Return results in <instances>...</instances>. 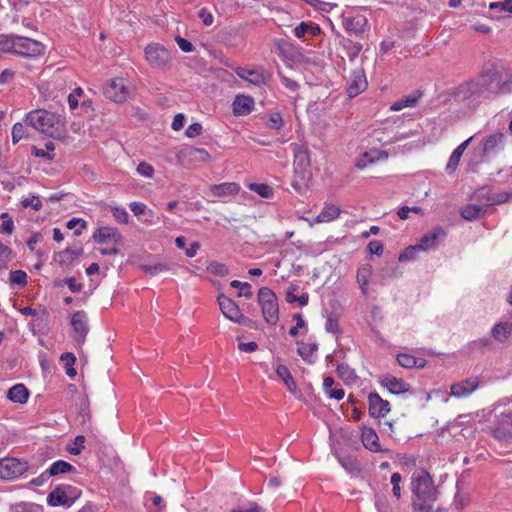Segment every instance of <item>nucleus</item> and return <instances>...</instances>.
<instances>
[{
	"label": "nucleus",
	"mask_w": 512,
	"mask_h": 512,
	"mask_svg": "<svg viewBox=\"0 0 512 512\" xmlns=\"http://www.w3.org/2000/svg\"><path fill=\"white\" fill-rule=\"evenodd\" d=\"M241 187L235 182H224L221 184H214L210 187L211 193L215 197L226 198L235 196L239 193Z\"/></svg>",
	"instance_id": "393cba45"
},
{
	"label": "nucleus",
	"mask_w": 512,
	"mask_h": 512,
	"mask_svg": "<svg viewBox=\"0 0 512 512\" xmlns=\"http://www.w3.org/2000/svg\"><path fill=\"white\" fill-rule=\"evenodd\" d=\"M29 463L24 459L4 458L0 460V478L11 480L18 478L29 470Z\"/></svg>",
	"instance_id": "9d476101"
},
{
	"label": "nucleus",
	"mask_w": 512,
	"mask_h": 512,
	"mask_svg": "<svg viewBox=\"0 0 512 512\" xmlns=\"http://www.w3.org/2000/svg\"><path fill=\"white\" fill-rule=\"evenodd\" d=\"M230 285L233 288H239L240 292H239L238 296H244L246 298L252 297L251 285L249 283L241 282L238 280H233V281H231Z\"/></svg>",
	"instance_id": "864d4df0"
},
{
	"label": "nucleus",
	"mask_w": 512,
	"mask_h": 512,
	"mask_svg": "<svg viewBox=\"0 0 512 512\" xmlns=\"http://www.w3.org/2000/svg\"><path fill=\"white\" fill-rule=\"evenodd\" d=\"M380 384L395 395L404 394L410 390V385L407 382L390 374L382 376Z\"/></svg>",
	"instance_id": "6ab92c4d"
},
{
	"label": "nucleus",
	"mask_w": 512,
	"mask_h": 512,
	"mask_svg": "<svg viewBox=\"0 0 512 512\" xmlns=\"http://www.w3.org/2000/svg\"><path fill=\"white\" fill-rule=\"evenodd\" d=\"M137 172L143 177L152 178L154 175V168L147 162H141L137 166Z\"/></svg>",
	"instance_id": "0e129e2a"
},
{
	"label": "nucleus",
	"mask_w": 512,
	"mask_h": 512,
	"mask_svg": "<svg viewBox=\"0 0 512 512\" xmlns=\"http://www.w3.org/2000/svg\"><path fill=\"white\" fill-rule=\"evenodd\" d=\"M80 255V252L73 251L71 249H65L64 251L59 253V262L67 263L74 260L76 257Z\"/></svg>",
	"instance_id": "774afa93"
},
{
	"label": "nucleus",
	"mask_w": 512,
	"mask_h": 512,
	"mask_svg": "<svg viewBox=\"0 0 512 512\" xmlns=\"http://www.w3.org/2000/svg\"><path fill=\"white\" fill-rule=\"evenodd\" d=\"M284 121L280 113H271L268 118L267 126L270 129L279 130L283 127Z\"/></svg>",
	"instance_id": "6e6d98bb"
},
{
	"label": "nucleus",
	"mask_w": 512,
	"mask_h": 512,
	"mask_svg": "<svg viewBox=\"0 0 512 512\" xmlns=\"http://www.w3.org/2000/svg\"><path fill=\"white\" fill-rule=\"evenodd\" d=\"M490 10H501L512 13V0H504L501 2H492L489 5Z\"/></svg>",
	"instance_id": "052dcab7"
},
{
	"label": "nucleus",
	"mask_w": 512,
	"mask_h": 512,
	"mask_svg": "<svg viewBox=\"0 0 512 512\" xmlns=\"http://www.w3.org/2000/svg\"><path fill=\"white\" fill-rule=\"evenodd\" d=\"M44 46L41 42L33 40L28 37L16 35L15 41V54L26 57H34L42 54Z\"/></svg>",
	"instance_id": "ddd939ff"
},
{
	"label": "nucleus",
	"mask_w": 512,
	"mask_h": 512,
	"mask_svg": "<svg viewBox=\"0 0 512 512\" xmlns=\"http://www.w3.org/2000/svg\"><path fill=\"white\" fill-rule=\"evenodd\" d=\"M85 437L83 435L76 436L73 446L68 447V451L72 455H79L84 449Z\"/></svg>",
	"instance_id": "4d7b16f0"
},
{
	"label": "nucleus",
	"mask_w": 512,
	"mask_h": 512,
	"mask_svg": "<svg viewBox=\"0 0 512 512\" xmlns=\"http://www.w3.org/2000/svg\"><path fill=\"white\" fill-rule=\"evenodd\" d=\"M421 97V93L408 95L396 102H394L390 109L392 111H400L406 107H413L417 103L418 99Z\"/></svg>",
	"instance_id": "c9c22d12"
},
{
	"label": "nucleus",
	"mask_w": 512,
	"mask_h": 512,
	"mask_svg": "<svg viewBox=\"0 0 512 512\" xmlns=\"http://www.w3.org/2000/svg\"><path fill=\"white\" fill-rule=\"evenodd\" d=\"M486 212L487 211L484 210L483 206H480L479 204L476 203H472L464 206L460 211V215L463 219L467 221H475L485 216Z\"/></svg>",
	"instance_id": "cd10ccee"
},
{
	"label": "nucleus",
	"mask_w": 512,
	"mask_h": 512,
	"mask_svg": "<svg viewBox=\"0 0 512 512\" xmlns=\"http://www.w3.org/2000/svg\"><path fill=\"white\" fill-rule=\"evenodd\" d=\"M141 269L150 276H155L159 273L165 272L169 269L168 265L164 263H158L155 265H142Z\"/></svg>",
	"instance_id": "603ef678"
},
{
	"label": "nucleus",
	"mask_w": 512,
	"mask_h": 512,
	"mask_svg": "<svg viewBox=\"0 0 512 512\" xmlns=\"http://www.w3.org/2000/svg\"><path fill=\"white\" fill-rule=\"evenodd\" d=\"M186 154L192 159H198L201 161H208L211 157L205 149L194 147H189L186 149Z\"/></svg>",
	"instance_id": "09e8293b"
},
{
	"label": "nucleus",
	"mask_w": 512,
	"mask_h": 512,
	"mask_svg": "<svg viewBox=\"0 0 512 512\" xmlns=\"http://www.w3.org/2000/svg\"><path fill=\"white\" fill-rule=\"evenodd\" d=\"M254 106L251 96L237 95L232 103V110L235 116H246L253 111Z\"/></svg>",
	"instance_id": "4be33fe9"
},
{
	"label": "nucleus",
	"mask_w": 512,
	"mask_h": 512,
	"mask_svg": "<svg viewBox=\"0 0 512 512\" xmlns=\"http://www.w3.org/2000/svg\"><path fill=\"white\" fill-rule=\"evenodd\" d=\"M258 303L265 321L270 325H276L279 321V306L275 293L268 287L260 288Z\"/></svg>",
	"instance_id": "0eeeda50"
},
{
	"label": "nucleus",
	"mask_w": 512,
	"mask_h": 512,
	"mask_svg": "<svg viewBox=\"0 0 512 512\" xmlns=\"http://www.w3.org/2000/svg\"><path fill=\"white\" fill-rule=\"evenodd\" d=\"M363 446L371 452H381L379 437L373 428L363 427L361 432Z\"/></svg>",
	"instance_id": "b1692460"
},
{
	"label": "nucleus",
	"mask_w": 512,
	"mask_h": 512,
	"mask_svg": "<svg viewBox=\"0 0 512 512\" xmlns=\"http://www.w3.org/2000/svg\"><path fill=\"white\" fill-rule=\"evenodd\" d=\"M504 135L502 133H495L488 136L483 143L484 154H490L498 149L503 148Z\"/></svg>",
	"instance_id": "7c9ffc66"
},
{
	"label": "nucleus",
	"mask_w": 512,
	"mask_h": 512,
	"mask_svg": "<svg viewBox=\"0 0 512 512\" xmlns=\"http://www.w3.org/2000/svg\"><path fill=\"white\" fill-rule=\"evenodd\" d=\"M25 121L35 130L51 137L58 133L59 127L62 125L60 115L44 109L29 112Z\"/></svg>",
	"instance_id": "7ed1b4c3"
},
{
	"label": "nucleus",
	"mask_w": 512,
	"mask_h": 512,
	"mask_svg": "<svg viewBox=\"0 0 512 512\" xmlns=\"http://www.w3.org/2000/svg\"><path fill=\"white\" fill-rule=\"evenodd\" d=\"M310 31L312 34H317L320 29L318 26H312V25H309L308 23L306 22H301L299 25H297L294 30H293V33H294V36L298 39H301L305 36V34Z\"/></svg>",
	"instance_id": "a19ab883"
},
{
	"label": "nucleus",
	"mask_w": 512,
	"mask_h": 512,
	"mask_svg": "<svg viewBox=\"0 0 512 512\" xmlns=\"http://www.w3.org/2000/svg\"><path fill=\"white\" fill-rule=\"evenodd\" d=\"M29 397L28 389L24 384H15L7 392V398L15 403L24 404Z\"/></svg>",
	"instance_id": "c756f323"
},
{
	"label": "nucleus",
	"mask_w": 512,
	"mask_h": 512,
	"mask_svg": "<svg viewBox=\"0 0 512 512\" xmlns=\"http://www.w3.org/2000/svg\"><path fill=\"white\" fill-rule=\"evenodd\" d=\"M472 139L473 137H469L467 140L462 142L457 148L454 149L446 166V170L449 173H453L457 169L460 159L464 151L466 150L468 144L472 141Z\"/></svg>",
	"instance_id": "c85d7f7f"
},
{
	"label": "nucleus",
	"mask_w": 512,
	"mask_h": 512,
	"mask_svg": "<svg viewBox=\"0 0 512 512\" xmlns=\"http://www.w3.org/2000/svg\"><path fill=\"white\" fill-rule=\"evenodd\" d=\"M445 237L446 232L443 228L438 226L422 236L417 246L421 251L433 250L438 246L440 241L445 239Z\"/></svg>",
	"instance_id": "f3484780"
},
{
	"label": "nucleus",
	"mask_w": 512,
	"mask_h": 512,
	"mask_svg": "<svg viewBox=\"0 0 512 512\" xmlns=\"http://www.w3.org/2000/svg\"><path fill=\"white\" fill-rule=\"evenodd\" d=\"M344 26L348 32L358 35L365 31L367 26V19L363 15L346 17L344 19Z\"/></svg>",
	"instance_id": "a878e982"
},
{
	"label": "nucleus",
	"mask_w": 512,
	"mask_h": 512,
	"mask_svg": "<svg viewBox=\"0 0 512 512\" xmlns=\"http://www.w3.org/2000/svg\"><path fill=\"white\" fill-rule=\"evenodd\" d=\"M104 94L114 102L123 103L133 94V87L126 79L117 77L107 83Z\"/></svg>",
	"instance_id": "1a4fd4ad"
},
{
	"label": "nucleus",
	"mask_w": 512,
	"mask_h": 512,
	"mask_svg": "<svg viewBox=\"0 0 512 512\" xmlns=\"http://www.w3.org/2000/svg\"><path fill=\"white\" fill-rule=\"evenodd\" d=\"M207 271L209 273H211L213 275H216V276H219V277H224L229 272L227 266L225 264L219 263V262H211L207 266Z\"/></svg>",
	"instance_id": "8fccbe9b"
},
{
	"label": "nucleus",
	"mask_w": 512,
	"mask_h": 512,
	"mask_svg": "<svg viewBox=\"0 0 512 512\" xmlns=\"http://www.w3.org/2000/svg\"><path fill=\"white\" fill-rule=\"evenodd\" d=\"M83 94V90L81 88H75L72 93L68 96V104L69 107L74 110L78 107L79 102L78 98Z\"/></svg>",
	"instance_id": "338daca9"
},
{
	"label": "nucleus",
	"mask_w": 512,
	"mask_h": 512,
	"mask_svg": "<svg viewBox=\"0 0 512 512\" xmlns=\"http://www.w3.org/2000/svg\"><path fill=\"white\" fill-rule=\"evenodd\" d=\"M511 334V325L507 322H501L493 326L492 336L498 340L503 341Z\"/></svg>",
	"instance_id": "e433bc0d"
},
{
	"label": "nucleus",
	"mask_w": 512,
	"mask_h": 512,
	"mask_svg": "<svg viewBox=\"0 0 512 512\" xmlns=\"http://www.w3.org/2000/svg\"><path fill=\"white\" fill-rule=\"evenodd\" d=\"M66 227L68 229H75L74 235L80 236L83 230L87 228V222L82 218L73 217L67 222Z\"/></svg>",
	"instance_id": "a18cd8bd"
},
{
	"label": "nucleus",
	"mask_w": 512,
	"mask_h": 512,
	"mask_svg": "<svg viewBox=\"0 0 512 512\" xmlns=\"http://www.w3.org/2000/svg\"><path fill=\"white\" fill-rule=\"evenodd\" d=\"M82 491L72 485L63 484L57 486L47 496V504L51 507H71L81 496Z\"/></svg>",
	"instance_id": "423d86ee"
},
{
	"label": "nucleus",
	"mask_w": 512,
	"mask_h": 512,
	"mask_svg": "<svg viewBox=\"0 0 512 512\" xmlns=\"http://www.w3.org/2000/svg\"><path fill=\"white\" fill-rule=\"evenodd\" d=\"M336 372L338 376L346 383H354L357 379L355 371L345 363H341L337 366Z\"/></svg>",
	"instance_id": "4c0bfd02"
},
{
	"label": "nucleus",
	"mask_w": 512,
	"mask_h": 512,
	"mask_svg": "<svg viewBox=\"0 0 512 512\" xmlns=\"http://www.w3.org/2000/svg\"><path fill=\"white\" fill-rule=\"evenodd\" d=\"M419 251L421 250L418 248L417 244L409 246L399 255L398 259L400 262L414 260Z\"/></svg>",
	"instance_id": "5fc2aeb1"
},
{
	"label": "nucleus",
	"mask_w": 512,
	"mask_h": 512,
	"mask_svg": "<svg viewBox=\"0 0 512 512\" xmlns=\"http://www.w3.org/2000/svg\"><path fill=\"white\" fill-rule=\"evenodd\" d=\"M218 304L221 312L227 319L239 324L244 323L245 317L232 299L221 294L218 296Z\"/></svg>",
	"instance_id": "4468645a"
},
{
	"label": "nucleus",
	"mask_w": 512,
	"mask_h": 512,
	"mask_svg": "<svg viewBox=\"0 0 512 512\" xmlns=\"http://www.w3.org/2000/svg\"><path fill=\"white\" fill-rule=\"evenodd\" d=\"M145 59L148 64L157 70H168L171 66V54L163 45L150 43L144 49Z\"/></svg>",
	"instance_id": "6e6552de"
},
{
	"label": "nucleus",
	"mask_w": 512,
	"mask_h": 512,
	"mask_svg": "<svg viewBox=\"0 0 512 512\" xmlns=\"http://www.w3.org/2000/svg\"><path fill=\"white\" fill-rule=\"evenodd\" d=\"M129 207L133 214L139 219L144 215H149L151 217L155 216L154 212L148 209V207L142 202H131Z\"/></svg>",
	"instance_id": "37998d69"
},
{
	"label": "nucleus",
	"mask_w": 512,
	"mask_h": 512,
	"mask_svg": "<svg viewBox=\"0 0 512 512\" xmlns=\"http://www.w3.org/2000/svg\"><path fill=\"white\" fill-rule=\"evenodd\" d=\"M298 290L297 285H292L289 287L287 294H286V300L289 303L292 302H299L301 306H306L308 304L309 296L307 293H303L300 296H296L294 294V291Z\"/></svg>",
	"instance_id": "58836bf2"
},
{
	"label": "nucleus",
	"mask_w": 512,
	"mask_h": 512,
	"mask_svg": "<svg viewBox=\"0 0 512 512\" xmlns=\"http://www.w3.org/2000/svg\"><path fill=\"white\" fill-rule=\"evenodd\" d=\"M479 386L477 377L469 378L455 383L451 386V395L457 398L467 397L473 393Z\"/></svg>",
	"instance_id": "aec40b11"
},
{
	"label": "nucleus",
	"mask_w": 512,
	"mask_h": 512,
	"mask_svg": "<svg viewBox=\"0 0 512 512\" xmlns=\"http://www.w3.org/2000/svg\"><path fill=\"white\" fill-rule=\"evenodd\" d=\"M411 490L419 501H436L438 498V490L430 474L423 469L416 470L412 474Z\"/></svg>",
	"instance_id": "20e7f679"
},
{
	"label": "nucleus",
	"mask_w": 512,
	"mask_h": 512,
	"mask_svg": "<svg viewBox=\"0 0 512 512\" xmlns=\"http://www.w3.org/2000/svg\"><path fill=\"white\" fill-rule=\"evenodd\" d=\"M93 239L98 244H105L109 241L120 243L122 241V235L116 228L110 226H102L94 232Z\"/></svg>",
	"instance_id": "412c9836"
},
{
	"label": "nucleus",
	"mask_w": 512,
	"mask_h": 512,
	"mask_svg": "<svg viewBox=\"0 0 512 512\" xmlns=\"http://www.w3.org/2000/svg\"><path fill=\"white\" fill-rule=\"evenodd\" d=\"M317 350V345L314 343L297 342L298 355L306 362L312 363V356Z\"/></svg>",
	"instance_id": "72a5a7b5"
},
{
	"label": "nucleus",
	"mask_w": 512,
	"mask_h": 512,
	"mask_svg": "<svg viewBox=\"0 0 512 512\" xmlns=\"http://www.w3.org/2000/svg\"><path fill=\"white\" fill-rule=\"evenodd\" d=\"M369 414L374 418L385 417L391 410L390 403L381 398V396L372 392L368 395Z\"/></svg>",
	"instance_id": "dca6fc26"
},
{
	"label": "nucleus",
	"mask_w": 512,
	"mask_h": 512,
	"mask_svg": "<svg viewBox=\"0 0 512 512\" xmlns=\"http://www.w3.org/2000/svg\"><path fill=\"white\" fill-rule=\"evenodd\" d=\"M373 269L372 266L368 263L363 264L358 267L356 273V281L359 285V289L364 296L368 295L369 292V283L372 278Z\"/></svg>",
	"instance_id": "5701e85b"
},
{
	"label": "nucleus",
	"mask_w": 512,
	"mask_h": 512,
	"mask_svg": "<svg viewBox=\"0 0 512 512\" xmlns=\"http://www.w3.org/2000/svg\"><path fill=\"white\" fill-rule=\"evenodd\" d=\"M510 194L507 192L492 193L488 188L482 187L476 190L471 197L480 206L484 207V210L493 205H499L508 201Z\"/></svg>",
	"instance_id": "9b49d317"
},
{
	"label": "nucleus",
	"mask_w": 512,
	"mask_h": 512,
	"mask_svg": "<svg viewBox=\"0 0 512 512\" xmlns=\"http://www.w3.org/2000/svg\"><path fill=\"white\" fill-rule=\"evenodd\" d=\"M435 501L414 500L412 507L414 512H438L439 508L434 505Z\"/></svg>",
	"instance_id": "79ce46f5"
},
{
	"label": "nucleus",
	"mask_w": 512,
	"mask_h": 512,
	"mask_svg": "<svg viewBox=\"0 0 512 512\" xmlns=\"http://www.w3.org/2000/svg\"><path fill=\"white\" fill-rule=\"evenodd\" d=\"M276 374L284 382L289 392L293 394L297 392V384L287 366L278 365L276 367Z\"/></svg>",
	"instance_id": "2f4dec72"
},
{
	"label": "nucleus",
	"mask_w": 512,
	"mask_h": 512,
	"mask_svg": "<svg viewBox=\"0 0 512 512\" xmlns=\"http://www.w3.org/2000/svg\"><path fill=\"white\" fill-rule=\"evenodd\" d=\"M341 209L334 204L325 203L321 212L316 216V223H329L340 216Z\"/></svg>",
	"instance_id": "bb28decb"
},
{
	"label": "nucleus",
	"mask_w": 512,
	"mask_h": 512,
	"mask_svg": "<svg viewBox=\"0 0 512 512\" xmlns=\"http://www.w3.org/2000/svg\"><path fill=\"white\" fill-rule=\"evenodd\" d=\"M10 281L14 284L23 285L27 281V274L22 270L12 271L10 273Z\"/></svg>",
	"instance_id": "69168bd1"
},
{
	"label": "nucleus",
	"mask_w": 512,
	"mask_h": 512,
	"mask_svg": "<svg viewBox=\"0 0 512 512\" xmlns=\"http://www.w3.org/2000/svg\"><path fill=\"white\" fill-rule=\"evenodd\" d=\"M10 256L11 249L8 246H5L2 243H0V270L7 267V264L11 259Z\"/></svg>",
	"instance_id": "13d9d810"
},
{
	"label": "nucleus",
	"mask_w": 512,
	"mask_h": 512,
	"mask_svg": "<svg viewBox=\"0 0 512 512\" xmlns=\"http://www.w3.org/2000/svg\"><path fill=\"white\" fill-rule=\"evenodd\" d=\"M397 361L400 366L404 368H413V367H424L425 360L422 358H416L413 355L407 353H400L397 356Z\"/></svg>",
	"instance_id": "473e14b6"
},
{
	"label": "nucleus",
	"mask_w": 512,
	"mask_h": 512,
	"mask_svg": "<svg viewBox=\"0 0 512 512\" xmlns=\"http://www.w3.org/2000/svg\"><path fill=\"white\" fill-rule=\"evenodd\" d=\"M71 326L76 344L83 345L89 332L87 313L83 310L76 311L71 317Z\"/></svg>",
	"instance_id": "f8f14e48"
},
{
	"label": "nucleus",
	"mask_w": 512,
	"mask_h": 512,
	"mask_svg": "<svg viewBox=\"0 0 512 512\" xmlns=\"http://www.w3.org/2000/svg\"><path fill=\"white\" fill-rule=\"evenodd\" d=\"M250 190L256 192L258 195L264 198H270L273 195V189L269 185L263 183L251 184Z\"/></svg>",
	"instance_id": "3c124183"
},
{
	"label": "nucleus",
	"mask_w": 512,
	"mask_h": 512,
	"mask_svg": "<svg viewBox=\"0 0 512 512\" xmlns=\"http://www.w3.org/2000/svg\"><path fill=\"white\" fill-rule=\"evenodd\" d=\"M367 80L363 69H356L352 72L347 86V94L350 98L358 96L367 88Z\"/></svg>",
	"instance_id": "a211bd4d"
},
{
	"label": "nucleus",
	"mask_w": 512,
	"mask_h": 512,
	"mask_svg": "<svg viewBox=\"0 0 512 512\" xmlns=\"http://www.w3.org/2000/svg\"><path fill=\"white\" fill-rule=\"evenodd\" d=\"M502 75L495 68H489L478 77L459 85L454 92L457 101L475 107L483 100L499 94L504 88Z\"/></svg>",
	"instance_id": "f257e3e1"
},
{
	"label": "nucleus",
	"mask_w": 512,
	"mask_h": 512,
	"mask_svg": "<svg viewBox=\"0 0 512 512\" xmlns=\"http://www.w3.org/2000/svg\"><path fill=\"white\" fill-rule=\"evenodd\" d=\"M51 477L75 471V467L64 460H57L47 469Z\"/></svg>",
	"instance_id": "f704fd0d"
},
{
	"label": "nucleus",
	"mask_w": 512,
	"mask_h": 512,
	"mask_svg": "<svg viewBox=\"0 0 512 512\" xmlns=\"http://www.w3.org/2000/svg\"><path fill=\"white\" fill-rule=\"evenodd\" d=\"M325 330L334 335H339L341 333L338 316L336 314L330 313L327 315Z\"/></svg>",
	"instance_id": "c03bdc74"
},
{
	"label": "nucleus",
	"mask_w": 512,
	"mask_h": 512,
	"mask_svg": "<svg viewBox=\"0 0 512 512\" xmlns=\"http://www.w3.org/2000/svg\"><path fill=\"white\" fill-rule=\"evenodd\" d=\"M293 319L296 321V325L290 328L289 335L292 337H296L299 333V329L304 328L306 323L303 316L300 313L295 314L293 316Z\"/></svg>",
	"instance_id": "680f3d73"
},
{
	"label": "nucleus",
	"mask_w": 512,
	"mask_h": 512,
	"mask_svg": "<svg viewBox=\"0 0 512 512\" xmlns=\"http://www.w3.org/2000/svg\"><path fill=\"white\" fill-rule=\"evenodd\" d=\"M112 214L114 218L120 223L127 224L129 221V214L123 207L112 208Z\"/></svg>",
	"instance_id": "e2e57ef3"
},
{
	"label": "nucleus",
	"mask_w": 512,
	"mask_h": 512,
	"mask_svg": "<svg viewBox=\"0 0 512 512\" xmlns=\"http://www.w3.org/2000/svg\"><path fill=\"white\" fill-rule=\"evenodd\" d=\"M61 360L65 363V371L66 374L73 378L76 375V370L73 368V365L76 362V357L73 353H64L61 355Z\"/></svg>",
	"instance_id": "de8ad7c7"
},
{
	"label": "nucleus",
	"mask_w": 512,
	"mask_h": 512,
	"mask_svg": "<svg viewBox=\"0 0 512 512\" xmlns=\"http://www.w3.org/2000/svg\"><path fill=\"white\" fill-rule=\"evenodd\" d=\"M294 179L292 186L297 190L307 185L311 178V172L309 170L310 161L308 151L304 146L295 145L294 148Z\"/></svg>",
	"instance_id": "39448f33"
},
{
	"label": "nucleus",
	"mask_w": 512,
	"mask_h": 512,
	"mask_svg": "<svg viewBox=\"0 0 512 512\" xmlns=\"http://www.w3.org/2000/svg\"><path fill=\"white\" fill-rule=\"evenodd\" d=\"M25 137V126L22 123H15L12 128V142L18 143Z\"/></svg>",
	"instance_id": "bf43d9fd"
},
{
	"label": "nucleus",
	"mask_w": 512,
	"mask_h": 512,
	"mask_svg": "<svg viewBox=\"0 0 512 512\" xmlns=\"http://www.w3.org/2000/svg\"><path fill=\"white\" fill-rule=\"evenodd\" d=\"M487 430L499 442L512 443V410L496 404L486 414Z\"/></svg>",
	"instance_id": "f03ea898"
},
{
	"label": "nucleus",
	"mask_w": 512,
	"mask_h": 512,
	"mask_svg": "<svg viewBox=\"0 0 512 512\" xmlns=\"http://www.w3.org/2000/svg\"><path fill=\"white\" fill-rule=\"evenodd\" d=\"M234 71L239 78L255 86L265 85L268 81V75L262 69L236 67Z\"/></svg>",
	"instance_id": "2eb2a0df"
},
{
	"label": "nucleus",
	"mask_w": 512,
	"mask_h": 512,
	"mask_svg": "<svg viewBox=\"0 0 512 512\" xmlns=\"http://www.w3.org/2000/svg\"><path fill=\"white\" fill-rule=\"evenodd\" d=\"M0 218L2 219V225L0 227V233L2 234H12L15 226L12 217L8 212H3L0 214Z\"/></svg>",
	"instance_id": "49530a36"
},
{
	"label": "nucleus",
	"mask_w": 512,
	"mask_h": 512,
	"mask_svg": "<svg viewBox=\"0 0 512 512\" xmlns=\"http://www.w3.org/2000/svg\"><path fill=\"white\" fill-rule=\"evenodd\" d=\"M16 35H0V51L14 53Z\"/></svg>",
	"instance_id": "ea45409f"
}]
</instances>
